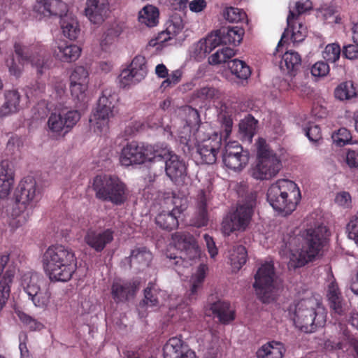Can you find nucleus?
I'll return each mask as SVG.
<instances>
[{"label": "nucleus", "instance_id": "54", "mask_svg": "<svg viewBox=\"0 0 358 358\" xmlns=\"http://www.w3.org/2000/svg\"><path fill=\"white\" fill-rule=\"evenodd\" d=\"M17 316L20 320L31 331L41 330L43 327L41 322L24 312H17Z\"/></svg>", "mask_w": 358, "mask_h": 358}, {"label": "nucleus", "instance_id": "23", "mask_svg": "<svg viewBox=\"0 0 358 358\" xmlns=\"http://www.w3.org/2000/svg\"><path fill=\"white\" fill-rule=\"evenodd\" d=\"M210 194L204 190H201L197 195L196 213L191 219V224L196 227H203L208 224V217L206 207Z\"/></svg>", "mask_w": 358, "mask_h": 358}, {"label": "nucleus", "instance_id": "47", "mask_svg": "<svg viewBox=\"0 0 358 358\" xmlns=\"http://www.w3.org/2000/svg\"><path fill=\"white\" fill-rule=\"evenodd\" d=\"M234 55L235 52L232 48H224L212 55L209 59V62L210 64L214 65L225 63L228 59H231Z\"/></svg>", "mask_w": 358, "mask_h": 358}, {"label": "nucleus", "instance_id": "59", "mask_svg": "<svg viewBox=\"0 0 358 358\" xmlns=\"http://www.w3.org/2000/svg\"><path fill=\"white\" fill-rule=\"evenodd\" d=\"M306 136L310 141L317 142L322 138L320 128L315 124H311L304 128Z\"/></svg>", "mask_w": 358, "mask_h": 358}, {"label": "nucleus", "instance_id": "13", "mask_svg": "<svg viewBox=\"0 0 358 358\" xmlns=\"http://www.w3.org/2000/svg\"><path fill=\"white\" fill-rule=\"evenodd\" d=\"M202 129L200 128L197 132V152L204 163L213 164L217 160V155L221 146L222 137L211 129L205 133Z\"/></svg>", "mask_w": 358, "mask_h": 358}, {"label": "nucleus", "instance_id": "31", "mask_svg": "<svg viewBox=\"0 0 358 358\" xmlns=\"http://www.w3.org/2000/svg\"><path fill=\"white\" fill-rule=\"evenodd\" d=\"M88 85L85 84H70L71 95L74 106L78 109L84 108L89 101Z\"/></svg>", "mask_w": 358, "mask_h": 358}, {"label": "nucleus", "instance_id": "30", "mask_svg": "<svg viewBox=\"0 0 358 358\" xmlns=\"http://www.w3.org/2000/svg\"><path fill=\"white\" fill-rule=\"evenodd\" d=\"M159 12L157 7L146 5L138 13V22L148 27H154L159 23Z\"/></svg>", "mask_w": 358, "mask_h": 358}, {"label": "nucleus", "instance_id": "61", "mask_svg": "<svg viewBox=\"0 0 358 358\" xmlns=\"http://www.w3.org/2000/svg\"><path fill=\"white\" fill-rule=\"evenodd\" d=\"M331 308L338 315L343 313V308L342 305V301L341 294L337 295H327Z\"/></svg>", "mask_w": 358, "mask_h": 358}, {"label": "nucleus", "instance_id": "7", "mask_svg": "<svg viewBox=\"0 0 358 358\" xmlns=\"http://www.w3.org/2000/svg\"><path fill=\"white\" fill-rule=\"evenodd\" d=\"M280 282L274 271L273 263L265 262L255 275L254 287L259 298L264 303L274 300Z\"/></svg>", "mask_w": 358, "mask_h": 358}, {"label": "nucleus", "instance_id": "42", "mask_svg": "<svg viewBox=\"0 0 358 358\" xmlns=\"http://www.w3.org/2000/svg\"><path fill=\"white\" fill-rule=\"evenodd\" d=\"M146 60L143 56L137 55L131 61L128 66L129 69L136 76L140 81L143 80L148 73Z\"/></svg>", "mask_w": 358, "mask_h": 358}, {"label": "nucleus", "instance_id": "37", "mask_svg": "<svg viewBox=\"0 0 358 358\" xmlns=\"http://www.w3.org/2000/svg\"><path fill=\"white\" fill-rule=\"evenodd\" d=\"M220 30L209 34L206 38L201 39L197 44L201 52L204 54L210 53L220 44H223Z\"/></svg>", "mask_w": 358, "mask_h": 358}, {"label": "nucleus", "instance_id": "49", "mask_svg": "<svg viewBox=\"0 0 358 358\" xmlns=\"http://www.w3.org/2000/svg\"><path fill=\"white\" fill-rule=\"evenodd\" d=\"M223 16L229 22L235 23L241 22L246 18L245 13L238 8H227L223 13Z\"/></svg>", "mask_w": 358, "mask_h": 358}, {"label": "nucleus", "instance_id": "57", "mask_svg": "<svg viewBox=\"0 0 358 358\" xmlns=\"http://www.w3.org/2000/svg\"><path fill=\"white\" fill-rule=\"evenodd\" d=\"M182 76V71L180 69L173 71L169 75L168 74L167 78L162 83L161 87L166 89L177 85L181 80Z\"/></svg>", "mask_w": 358, "mask_h": 358}, {"label": "nucleus", "instance_id": "50", "mask_svg": "<svg viewBox=\"0 0 358 358\" xmlns=\"http://www.w3.org/2000/svg\"><path fill=\"white\" fill-rule=\"evenodd\" d=\"M341 55L340 45L338 43H331L326 46L324 50L322 52L323 58L329 62H336Z\"/></svg>", "mask_w": 358, "mask_h": 358}, {"label": "nucleus", "instance_id": "40", "mask_svg": "<svg viewBox=\"0 0 358 358\" xmlns=\"http://www.w3.org/2000/svg\"><path fill=\"white\" fill-rule=\"evenodd\" d=\"M155 222L160 228L166 230H172L178 225L177 215L172 211H163L157 215Z\"/></svg>", "mask_w": 358, "mask_h": 358}, {"label": "nucleus", "instance_id": "11", "mask_svg": "<svg viewBox=\"0 0 358 358\" xmlns=\"http://www.w3.org/2000/svg\"><path fill=\"white\" fill-rule=\"evenodd\" d=\"M159 145H144L131 142L122 150L120 161L122 166L140 164L145 161L155 160Z\"/></svg>", "mask_w": 358, "mask_h": 358}, {"label": "nucleus", "instance_id": "33", "mask_svg": "<svg viewBox=\"0 0 358 358\" xmlns=\"http://www.w3.org/2000/svg\"><path fill=\"white\" fill-rule=\"evenodd\" d=\"M61 28L65 36L71 40L77 38L80 34V27L77 20L71 14L64 15L60 20Z\"/></svg>", "mask_w": 358, "mask_h": 358}, {"label": "nucleus", "instance_id": "18", "mask_svg": "<svg viewBox=\"0 0 358 358\" xmlns=\"http://www.w3.org/2000/svg\"><path fill=\"white\" fill-rule=\"evenodd\" d=\"M287 28L283 32L281 39L278 42V48L283 45L285 38L291 34V40L293 43H299L304 40L307 34L306 27L299 20H297L296 14L290 8V11L287 17Z\"/></svg>", "mask_w": 358, "mask_h": 358}, {"label": "nucleus", "instance_id": "45", "mask_svg": "<svg viewBox=\"0 0 358 358\" xmlns=\"http://www.w3.org/2000/svg\"><path fill=\"white\" fill-rule=\"evenodd\" d=\"M48 127L50 131L56 134H60L65 129L66 130L63 116L60 112L51 113L48 120Z\"/></svg>", "mask_w": 358, "mask_h": 358}, {"label": "nucleus", "instance_id": "24", "mask_svg": "<svg viewBox=\"0 0 358 358\" xmlns=\"http://www.w3.org/2000/svg\"><path fill=\"white\" fill-rule=\"evenodd\" d=\"M14 172L8 161L0 162V198L7 197L13 187Z\"/></svg>", "mask_w": 358, "mask_h": 358}, {"label": "nucleus", "instance_id": "8", "mask_svg": "<svg viewBox=\"0 0 358 358\" xmlns=\"http://www.w3.org/2000/svg\"><path fill=\"white\" fill-rule=\"evenodd\" d=\"M257 193L251 192L246 198L245 203L237 207L236 211L227 215L222 223V231L229 236L235 231H244L248 225L252 208L256 205Z\"/></svg>", "mask_w": 358, "mask_h": 358}, {"label": "nucleus", "instance_id": "55", "mask_svg": "<svg viewBox=\"0 0 358 358\" xmlns=\"http://www.w3.org/2000/svg\"><path fill=\"white\" fill-rule=\"evenodd\" d=\"M290 8L292 10H294V13L296 14L297 20H299V15L311 10L313 8V5L310 0H299L293 2V6L292 5V3L289 4V12L290 11Z\"/></svg>", "mask_w": 358, "mask_h": 358}, {"label": "nucleus", "instance_id": "41", "mask_svg": "<svg viewBox=\"0 0 358 358\" xmlns=\"http://www.w3.org/2000/svg\"><path fill=\"white\" fill-rule=\"evenodd\" d=\"M227 64L231 73L239 79L246 80L251 74L250 67L241 60L232 59L227 62Z\"/></svg>", "mask_w": 358, "mask_h": 358}, {"label": "nucleus", "instance_id": "60", "mask_svg": "<svg viewBox=\"0 0 358 358\" xmlns=\"http://www.w3.org/2000/svg\"><path fill=\"white\" fill-rule=\"evenodd\" d=\"M329 71V65L324 62H316L311 68V73L315 77L324 76Z\"/></svg>", "mask_w": 358, "mask_h": 358}, {"label": "nucleus", "instance_id": "6", "mask_svg": "<svg viewBox=\"0 0 358 358\" xmlns=\"http://www.w3.org/2000/svg\"><path fill=\"white\" fill-rule=\"evenodd\" d=\"M256 148L257 164L252 172V177L257 180H269L276 176L282 167L279 157L263 138L258 139Z\"/></svg>", "mask_w": 358, "mask_h": 358}, {"label": "nucleus", "instance_id": "29", "mask_svg": "<svg viewBox=\"0 0 358 358\" xmlns=\"http://www.w3.org/2000/svg\"><path fill=\"white\" fill-rule=\"evenodd\" d=\"M285 352V349L282 343L271 341L260 347L256 355L257 358H282Z\"/></svg>", "mask_w": 358, "mask_h": 358}, {"label": "nucleus", "instance_id": "58", "mask_svg": "<svg viewBox=\"0 0 358 358\" xmlns=\"http://www.w3.org/2000/svg\"><path fill=\"white\" fill-rule=\"evenodd\" d=\"M172 204L173 208L171 211L176 215L180 214L187 208V199L185 196L174 195L172 198Z\"/></svg>", "mask_w": 358, "mask_h": 358}, {"label": "nucleus", "instance_id": "12", "mask_svg": "<svg viewBox=\"0 0 358 358\" xmlns=\"http://www.w3.org/2000/svg\"><path fill=\"white\" fill-rule=\"evenodd\" d=\"M41 279L38 273L29 271L21 277L20 285L36 307L44 308L48 306L50 292L47 289H41Z\"/></svg>", "mask_w": 358, "mask_h": 358}, {"label": "nucleus", "instance_id": "35", "mask_svg": "<svg viewBox=\"0 0 358 358\" xmlns=\"http://www.w3.org/2000/svg\"><path fill=\"white\" fill-rule=\"evenodd\" d=\"M257 121L251 115H248L239 123V133L243 141L252 142V138L257 129Z\"/></svg>", "mask_w": 358, "mask_h": 358}, {"label": "nucleus", "instance_id": "3", "mask_svg": "<svg viewBox=\"0 0 358 358\" xmlns=\"http://www.w3.org/2000/svg\"><path fill=\"white\" fill-rule=\"evenodd\" d=\"M289 314L295 326L300 330L310 333L323 327L327 320L324 308L314 297L295 301L289 308Z\"/></svg>", "mask_w": 358, "mask_h": 358}, {"label": "nucleus", "instance_id": "14", "mask_svg": "<svg viewBox=\"0 0 358 358\" xmlns=\"http://www.w3.org/2000/svg\"><path fill=\"white\" fill-rule=\"evenodd\" d=\"M165 162L166 174L172 181L182 180L187 173L185 162L166 145H159L155 162Z\"/></svg>", "mask_w": 358, "mask_h": 358}, {"label": "nucleus", "instance_id": "38", "mask_svg": "<svg viewBox=\"0 0 358 358\" xmlns=\"http://www.w3.org/2000/svg\"><path fill=\"white\" fill-rule=\"evenodd\" d=\"M229 261L234 271H238L247 261V251L243 245H237L229 251Z\"/></svg>", "mask_w": 358, "mask_h": 358}, {"label": "nucleus", "instance_id": "36", "mask_svg": "<svg viewBox=\"0 0 358 358\" xmlns=\"http://www.w3.org/2000/svg\"><path fill=\"white\" fill-rule=\"evenodd\" d=\"M301 64L300 55L295 51H287L282 57L280 68L288 73L297 71Z\"/></svg>", "mask_w": 358, "mask_h": 358}, {"label": "nucleus", "instance_id": "28", "mask_svg": "<svg viewBox=\"0 0 358 358\" xmlns=\"http://www.w3.org/2000/svg\"><path fill=\"white\" fill-rule=\"evenodd\" d=\"M20 95L16 90L7 91L5 93V101L0 108V115L7 116L16 113L20 108Z\"/></svg>", "mask_w": 358, "mask_h": 358}, {"label": "nucleus", "instance_id": "1", "mask_svg": "<svg viewBox=\"0 0 358 358\" xmlns=\"http://www.w3.org/2000/svg\"><path fill=\"white\" fill-rule=\"evenodd\" d=\"M327 233V229L323 225L310 228L303 232L301 236L303 244L300 250L293 247V245H295L296 241H299L300 238H293L289 243V252L281 250L280 255L289 259V267L294 268L301 267L320 255L325 242Z\"/></svg>", "mask_w": 358, "mask_h": 358}, {"label": "nucleus", "instance_id": "46", "mask_svg": "<svg viewBox=\"0 0 358 358\" xmlns=\"http://www.w3.org/2000/svg\"><path fill=\"white\" fill-rule=\"evenodd\" d=\"M334 94L336 99L343 101L354 97L356 91L352 82H345L336 88Z\"/></svg>", "mask_w": 358, "mask_h": 358}, {"label": "nucleus", "instance_id": "27", "mask_svg": "<svg viewBox=\"0 0 358 358\" xmlns=\"http://www.w3.org/2000/svg\"><path fill=\"white\" fill-rule=\"evenodd\" d=\"M209 316L217 317L219 321L223 324L228 323L234 319V310L231 308L229 303L225 301H217L210 305V308L206 310Z\"/></svg>", "mask_w": 358, "mask_h": 358}, {"label": "nucleus", "instance_id": "10", "mask_svg": "<svg viewBox=\"0 0 358 358\" xmlns=\"http://www.w3.org/2000/svg\"><path fill=\"white\" fill-rule=\"evenodd\" d=\"M96 196L100 199L121 204L125 200V186L116 177L98 176L93 182Z\"/></svg>", "mask_w": 358, "mask_h": 358}, {"label": "nucleus", "instance_id": "48", "mask_svg": "<svg viewBox=\"0 0 358 358\" xmlns=\"http://www.w3.org/2000/svg\"><path fill=\"white\" fill-rule=\"evenodd\" d=\"M60 113L63 116L64 122L66 127L65 132L73 128L80 119V113L78 109H62Z\"/></svg>", "mask_w": 358, "mask_h": 358}, {"label": "nucleus", "instance_id": "64", "mask_svg": "<svg viewBox=\"0 0 358 358\" xmlns=\"http://www.w3.org/2000/svg\"><path fill=\"white\" fill-rule=\"evenodd\" d=\"M343 54L349 59H358V45L355 43L345 46Z\"/></svg>", "mask_w": 358, "mask_h": 358}, {"label": "nucleus", "instance_id": "20", "mask_svg": "<svg viewBox=\"0 0 358 358\" xmlns=\"http://www.w3.org/2000/svg\"><path fill=\"white\" fill-rule=\"evenodd\" d=\"M136 281H125L121 279L115 280L111 287V295L115 302H124L132 298L138 289Z\"/></svg>", "mask_w": 358, "mask_h": 358}, {"label": "nucleus", "instance_id": "53", "mask_svg": "<svg viewBox=\"0 0 358 358\" xmlns=\"http://www.w3.org/2000/svg\"><path fill=\"white\" fill-rule=\"evenodd\" d=\"M333 141L337 145L343 146L351 141L352 136L350 132L345 128H341L331 136Z\"/></svg>", "mask_w": 358, "mask_h": 358}, {"label": "nucleus", "instance_id": "2", "mask_svg": "<svg viewBox=\"0 0 358 358\" xmlns=\"http://www.w3.org/2000/svg\"><path fill=\"white\" fill-rule=\"evenodd\" d=\"M43 264L51 281L67 282L76 270L77 260L71 249L63 245H55L45 252Z\"/></svg>", "mask_w": 358, "mask_h": 358}, {"label": "nucleus", "instance_id": "51", "mask_svg": "<svg viewBox=\"0 0 358 358\" xmlns=\"http://www.w3.org/2000/svg\"><path fill=\"white\" fill-rule=\"evenodd\" d=\"M48 6L50 15H58L62 18L67 15V5L60 0H48Z\"/></svg>", "mask_w": 358, "mask_h": 358}, {"label": "nucleus", "instance_id": "43", "mask_svg": "<svg viewBox=\"0 0 358 358\" xmlns=\"http://www.w3.org/2000/svg\"><path fill=\"white\" fill-rule=\"evenodd\" d=\"M166 29L168 34L171 36H176L184 29V22L182 17L177 13L172 15L166 23Z\"/></svg>", "mask_w": 358, "mask_h": 358}, {"label": "nucleus", "instance_id": "4", "mask_svg": "<svg viewBox=\"0 0 358 358\" xmlns=\"http://www.w3.org/2000/svg\"><path fill=\"white\" fill-rule=\"evenodd\" d=\"M266 197L274 210L288 215L295 210L301 199V193L293 181L278 180L268 187Z\"/></svg>", "mask_w": 358, "mask_h": 358}, {"label": "nucleus", "instance_id": "56", "mask_svg": "<svg viewBox=\"0 0 358 358\" xmlns=\"http://www.w3.org/2000/svg\"><path fill=\"white\" fill-rule=\"evenodd\" d=\"M161 292H158L155 287H147L145 289V299L143 303L149 307L157 306L159 303L158 295Z\"/></svg>", "mask_w": 358, "mask_h": 358}, {"label": "nucleus", "instance_id": "15", "mask_svg": "<svg viewBox=\"0 0 358 358\" xmlns=\"http://www.w3.org/2000/svg\"><path fill=\"white\" fill-rule=\"evenodd\" d=\"M222 161L228 169L240 171L248 164L249 155L238 143L229 142L225 145Z\"/></svg>", "mask_w": 358, "mask_h": 358}, {"label": "nucleus", "instance_id": "16", "mask_svg": "<svg viewBox=\"0 0 358 358\" xmlns=\"http://www.w3.org/2000/svg\"><path fill=\"white\" fill-rule=\"evenodd\" d=\"M15 52L22 62H29L37 69L38 73H43V69L46 63V52L41 45L29 47L15 44Z\"/></svg>", "mask_w": 358, "mask_h": 358}, {"label": "nucleus", "instance_id": "26", "mask_svg": "<svg viewBox=\"0 0 358 358\" xmlns=\"http://www.w3.org/2000/svg\"><path fill=\"white\" fill-rule=\"evenodd\" d=\"M80 52V47L64 41L59 42L54 49V56L63 62H71L77 60Z\"/></svg>", "mask_w": 358, "mask_h": 358}, {"label": "nucleus", "instance_id": "32", "mask_svg": "<svg viewBox=\"0 0 358 358\" xmlns=\"http://www.w3.org/2000/svg\"><path fill=\"white\" fill-rule=\"evenodd\" d=\"M206 270L207 266L204 264H201L196 272L192 275L189 280L190 289L188 293L189 300L196 299L199 291L202 287Z\"/></svg>", "mask_w": 358, "mask_h": 358}, {"label": "nucleus", "instance_id": "22", "mask_svg": "<svg viewBox=\"0 0 358 358\" xmlns=\"http://www.w3.org/2000/svg\"><path fill=\"white\" fill-rule=\"evenodd\" d=\"M164 358H195L194 352L183 346L182 341L178 337L170 338L163 348Z\"/></svg>", "mask_w": 358, "mask_h": 358}, {"label": "nucleus", "instance_id": "34", "mask_svg": "<svg viewBox=\"0 0 358 358\" xmlns=\"http://www.w3.org/2000/svg\"><path fill=\"white\" fill-rule=\"evenodd\" d=\"M224 45H238L243 39L244 29L240 27H229L220 30Z\"/></svg>", "mask_w": 358, "mask_h": 358}, {"label": "nucleus", "instance_id": "52", "mask_svg": "<svg viewBox=\"0 0 358 358\" xmlns=\"http://www.w3.org/2000/svg\"><path fill=\"white\" fill-rule=\"evenodd\" d=\"M118 80L122 87H129L141 82L136 78V76H134L128 67L122 71L118 77Z\"/></svg>", "mask_w": 358, "mask_h": 358}, {"label": "nucleus", "instance_id": "63", "mask_svg": "<svg viewBox=\"0 0 358 358\" xmlns=\"http://www.w3.org/2000/svg\"><path fill=\"white\" fill-rule=\"evenodd\" d=\"M27 340V336L25 333L21 332L19 334V349L20 351V358H31L29 352L26 345V341Z\"/></svg>", "mask_w": 358, "mask_h": 358}, {"label": "nucleus", "instance_id": "17", "mask_svg": "<svg viewBox=\"0 0 358 358\" xmlns=\"http://www.w3.org/2000/svg\"><path fill=\"white\" fill-rule=\"evenodd\" d=\"M17 200L22 204L33 207L40 200L41 192L36 181L31 176L21 180L17 187Z\"/></svg>", "mask_w": 358, "mask_h": 358}, {"label": "nucleus", "instance_id": "25", "mask_svg": "<svg viewBox=\"0 0 358 358\" xmlns=\"http://www.w3.org/2000/svg\"><path fill=\"white\" fill-rule=\"evenodd\" d=\"M113 238V231L110 229H106L102 232L90 229L85 236V241L92 248L100 252L103 250L108 243L112 241Z\"/></svg>", "mask_w": 358, "mask_h": 358}, {"label": "nucleus", "instance_id": "9", "mask_svg": "<svg viewBox=\"0 0 358 358\" xmlns=\"http://www.w3.org/2000/svg\"><path fill=\"white\" fill-rule=\"evenodd\" d=\"M116 96L107 94L106 92L99 98L97 106L90 117V127L94 133L101 134L107 131L109 121L116 113Z\"/></svg>", "mask_w": 358, "mask_h": 358}, {"label": "nucleus", "instance_id": "39", "mask_svg": "<svg viewBox=\"0 0 358 358\" xmlns=\"http://www.w3.org/2000/svg\"><path fill=\"white\" fill-rule=\"evenodd\" d=\"M194 96L201 101L208 103L219 99L221 96V92L213 86L205 85L196 90Z\"/></svg>", "mask_w": 358, "mask_h": 358}, {"label": "nucleus", "instance_id": "62", "mask_svg": "<svg viewBox=\"0 0 358 358\" xmlns=\"http://www.w3.org/2000/svg\"><path fill=\"white\" fill-rule=\"evenodd\" d=\"M348 237L358 243V216L352 219L348 224Z\"/></svg>", "mask_w": 358, "mask_h": 358}, {"label": "nucleus", "instance_id": "21", "mask_svg": "<svg viewBox=\"0 0 358 358\" xmlns=\"http://www.w3.org/2000/svg\"><path fill=\"white\" fill-rule=\"evenodd\" d=\"M152 259V253L145 247H137L133 249L131 255L124 261V266L127 264L129 268L136 270H143L149 266Z\"/></svg>", "mask_w": 358, "mask_h": 358}, {"label": "nucleus", "instance_id": "19", "mask_svg": "<svg viewBox=\"0 0 358 358\" xmlns=\"http://www.w3.org/2000/svg\"><path fill=\"white\" fill-rule=\"evenodd\" d=\"M85 15L93 24H100L107 17L109 12L108 0H87L85 9Z\"/></svg>", "mask_w": 358, "mask_h": 358}, {"label": "nucleus", "instance_id": "5", "mask_svg": "<svg viewBox=\"0 0 358 358\" xmlns=\"http://www.w3.org/2000/svg\"><path fill=\"white\" fill-rule=\"evenodd\" d=\"M172 244L180 251V256L168 255L169 266L173 267L176 271L181 275L182 268L191 265L189 261L199 257L200 252L197 243L189 233L176 232L172 235Z\"/></svg>", "mask_w": 358, "mask_h": 358}, {"label": "nucleus", "instance_id": "44", "mask_svg": "<svg viewBox=\"0 0 358 358\" xmlns=\"http://www.w3.org/2000/svg\"><path fill=\"white\" fill-rule=\"evenodd\" d=\"M89 71L83 66H76L70 76V84L88 85Z\"/></svg>", "mask_w": 358, "mask_h": 358}]
</instances>
